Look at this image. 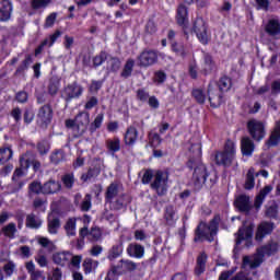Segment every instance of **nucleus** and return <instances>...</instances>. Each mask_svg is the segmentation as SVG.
Listing matches in <instances>:
<instances>
[{"label":"nucleus","instance_id":"obj_1","mask_svg":"<svg viewBox=\"0 0 280 280\" xmlns=\"http://www.w3.org/2000/svg\"><path fill=\"white\" fill-rule=\"evenodd\" d=\"M186 167L190 171L194 170L191 180L195 191H200L205 185L211 188L218 184V172L210 171L205 163L190 158L186 163Z\"/></svg>","mask_w":280,"mask_h":280},{"label":"nucleus","instance_id":"obj_2","mask_svg":"<svg viewBox=\"0 0 280 280\" xmlns=\"http://www.w3.org/2000/svg\"><path fill=\"white\" fill-rule=\"evenodd\" d=\"M220 222H222V217L220 214H214L209 223L201 221L195 229L194 242H213L218 231H220Z\"/></svg>","mask_w":280,"mask_h":280},{"label":"nucleus","instance_id":"obj_3","mask_svg":"<svg viewBox=\"0 0 280 280\" xmlns=\"http://www.w3.org/2000/svg\"><path fill=\"white\" fill-rule=\"evenodd\" d=\"M191 34L197 36V40L201 45H209V24L201 16H197L192 21Z\"/></svg>","mask_w":280,"mask_h":280},{"label":"nucleus","instance_id":"obj_4","mask_svg":"<svg viewBox=\"0 0 280 280\" xmlns=\"http://www.w3.org/2000/svg\"><path fill=\"white\" fill-rule=\"evenodd\" d=\"M247 132L253 141L259 143L266 139V124L257 119H250L246 125Z\"/></svg>","mask_w":280,"mask_h":280},{"label":"nucleus","instance_id":"obj_5","mask_svg":"<svg viewBox=\"0 0 280 280\" xmlns=\"http://www.w3.org/2000/svg\"><path fill=\"white\" fill-rule=\"evenodd\" d=\"M170 180V173L167 171L158 170L154 174V180L151 183V189L156 191L159 196L167 192V182Z\"/></svg>","mask_w":280,"mask_h":280},{"label":"nucleus","instance_id":"obj_6","mask_svg":"<svg viewBox=\"0 0 280 280\" xmlns=\"http://www.w3.org/2000/svg\"><path fill=\"white\" fill-rule=\"evenodd\" d=\"M84 93V86H82L78 81H74L63 88L61 92V97L67 104L73 102V100H80Z\"/></svg>","mask_w":280,"mask_h":280},{"label":"nucleus","instance_id":"obj_7","mask_svg":"<svg viewBox=\"0 0 280 280\" xmlns=\"http://www.w3.org/2000/svg\"><path fill=\"white\" fill-rule=\"evenodd\" d=\"M175 21L182 27L185 36H189V8L185 3H179L176 10Z\"/></svg>","mask_w":280,"mask_h":280},{"label":"nucleus","instance_id":"obj_8","mask_svg":"<svg viewBox=\"0 0 280 280\" xmlns=\"http://www.w3.org/2000/svg\"><path fill=\"white\" fill-rule=\"evenodd\" d=\"M51 121H54V107L47 103L38 108L37 124L40 128H49Z\"/></svg>","mask_w":280,"mask_h":280},{"label":"nucleus","instance_id":"obj_9","mask_svg":"<svg viewBox=\"0 0 280 280\" xmlns=\"http://www.w3.org/2000/svg\"><path fill=\"white\" fill-rule=\"evenodd\" d=\"M138 67H152V65H156L159 62V51L153 49H144L138 56Z\"/></svg>","mask_w":280,"mask_h":280},{"label":"nucleus","instance_id":"obj_10","mask_svg":"<svg viewBox=\"0 0 280 280\" xmlns=\"http://www.w3.org/2000/svg\"><path fill=\"white\" fill-rule=\"evenodd\" d=\"M275 229H277L275 222L261 221L256 229L255 240L257 242H264V238L268 237V235H272Z\"/></svg>","mask_w":280,"mask_h":280},{"label":"nucleus","instance_id":"obj_11","mask_svg":"<svg viewBox=\"0 0 280 280\" xmlns=\"http://www.w3.org/2000/svg\"><path fill=\"white\" fill-rule=\"evenodd\" d=\"M202 58H203V62L201 65V69L199 73H201V75H205V78H207V75H211L212 73H215V71H218V65L213 59V55H211L210 52H203Z\"/></svg>","mask_w":280,"mask_h":280},{"label":"nucleus","instance_id":"obj_12","mask_svg":"<svg viewBox=\"0 0 280 280\" xmlns=\"http://www.w3.org/2000/svg\"><path fill=\"white\" fill-rule=\"evenodd\" d=\"M89 124V113L81 112L77 115V124L72 129V137L74 139H80L84 132H86V128L84 126Z\"/></svg>","mask_w":280,"mask_h":280},{"label":"nucleus","instance_id":"obj_13","mask_svg":"<svg viewBox=\"0 0 280 280\" xmlns=\"http://www.w3.org/2000/svg\"><path fill=\"white\" fill-rule=\"evenodd\" d=\"M244 241L246 242L247 248L253 246V226H243L238 229L235 245L240 246Z\"/></svg>","mask_w":280,"mask_h":280},{"label":"nucleus","instance_id":"obj_14","mask_svg":"<svg viewBox=\"0 0 280 280\" xmlns=\"http://www.w3.org/2000/svg\"><path fill=\"white\" fill-rule=\"evenodd\" d=\"M208 100L211 108H220L224 102V93L220 90L213 89L211 85L208 86Z\"/></svg>","mask_w":280,"mask_h":280},{"label":"nucleus","instance_id":"obj_15","mask_svg":"<svg viewBox=\"0 0 280 280\" xmlns=\"http://www.w3.org/2000/svg\"><path fill=\"white\" fill-rule=\"evenodd\" d=\"M234 207L240 213H250L253 211V205L250 203V197L248 195H240L234 200Z\"/></svg>","mask_w":280,"mask_h":280},{"label":"nucleus","instance_id":"obj_16","mask_svg":"<svg viewBox=\"0 0 280 280\" xmlns=\"http://www.w3.org/2000/svg\"><path fill=\"white\" fill-rule=\"evenodd\" d=\"M207 261H209V256L206 252H201L196 259V265L194 268L195 277H202L207 272Z\"/></svg>","mask_w":280,"mask_h":280},{"label":"nucleus","instance_id":"obj_17","mask_svg":"<svg viewBox=\"0 0 280 280\" xmlns=\"http://www.w3.org/2000/svg\"><path fill=\"white\" fill-rule=\"evenodd\" d=\"M62 226V223L60 221V217L57 213H49L47 217V231L50 235H58V231H60V228Z\"/></svg>","mask_w":280,"mask_h":280},{"label":"nucleus","instance_id":"obj_18","mask_svg":"<svg viewBox=\"0 0 280 280\" xmlns=\"http://www.w3.org/2000/svg\"><path fill=\"white\" fill-rule=\"evenodd\" d=\"M233 155L224 151H215L214 153V163L219 167H231L233 165Z\"/></svg>","mask_w":280,"mask_h":280},{"label":"nucleus","instance_id":"obj_19","mask_svg":"<svg viewBox=\"0 0 280 280\" xmlns=\"http://www.w3.org/2000/svg\"><path fill=\"white\" fill-rule=\"evenodd\" d=\"M118 275L124 276L127 272H135L137 270V262L129 259H120L117 265H115Z\"/></svg>","mask_w":280,"mask_h":280},{"label":"nucleus","instance_id":"obj_20","mask_svg":"<svg viewBox=\"0 0 280 280\" xmlns=\"http://www.w3.org/2000/svg\"><path fill=\"white\" fill-rule=\"evenodd\" d=\"M279 252V243L275 241H269L267 244L262 245L260 248L257 249L258 255L261 257H272L276 253Z\"/></svg>","mask_w":280,"mask_h":280},{"label":"nucleus","instance_id":"obj_21","mask_svg":"<svg viewBox=\"0 0 280 280\" xmlns=\"http://www.w3.org/2000/svg\"><path fill=\"white\" fill-rule=\"evenodd\" d=\"M139 141V130L135 126H129L126 129L124 135V143L125 145L132 147L135 143Z\"/></svg>","mask_w":280,"mask_h":280},{"label":"nucleus","instance_id":"obj_22","mask_svg":"<svg viewBox=\"0 0 280 280\" xmlns=\"http://www.w3.org/2000/svg\"><path fill=\"white\" fill-rule=\"evenodd\" d=\"M166 226H176V222H178V214H176V208L172 205H168L164 209L163 215Z\"/></svg>","mask_w":280,"mask_h":280},{"label":"nucleus","instance_id":"obj_23","mask_svg":"<svg viewBox=\"0 0 280 280\" xmlns=\"http://www.w3.org/2000/svg\"><path fill=\"white\" fill-rule=\"evenodd\" d=\"M62 189V184L59 180L50 179L43 185V194L45 196H51L54 194H58Z\"/></svg>","mask_w":280,"mask_h":280},{"label":"nucleus","instance_id":"obj_24","mask_svg":"<svg viewBox=\"0 0 280 280\" xmlns=\"http://www.w3.org/2000/svg\"><path fill=\"white\" fill-rule=\"evenodd\" d=\"M241 151L243 156H253L255 152V142L250 137H243L241 140Z\"/></svg>","mask_w":280,"mask_h":280},{"label":"nucleus","instance_id":"obj_25","mask_svg":"<svg viewBox=\"0 0 280 280\" xmlns=\"http://www.w3.org/2000/svg\"><path fill=\"white\" fill-rule=\"evenodd\" d=\"M127 255L129 257H135V259H143L145 247L141 244H129L127 247Z\"/></svg>","mask_w":280,"mask_h":280},{"label":"nucleus","instance_id":"obj_26","mask_svg":"<svg viewBox=\"0 0 280 280\" xmlns=\"http://www.w3.org/2000/svg\"><path fill=\"white\" fill-rule=\"evenodd\" d=\"M280 143V122H277L269 138L265 142L267 148H277Z\"/></svg>","mask_w":280,"mask_h":280},{"label":"nucleus","instance_id":"obj_27","mask_svg":"<svg viewBox=\"0 0 280 280\" xmlns=\"http://www.w3.org/2000/svg\"><path fill=\"white\" fill-rule=\"evenodd\" d=\"M12 16V1L0 0V21H10Z\"/></svg>","mask_w":280,"mask_h":280},{"label":"nucleus","instance_id":"obj_28","mask_svg":"<svg viewBox=\"0 0 280 280\" xmlns=\"http://www.w3.org/2000/svg\"><path fill=\"white\" fill-rule=\"evenodd\" d=\"M124 255V242L119 241L107 253L108 261H115V259H119Z\"/></svg>","mask_w":280,"mask_h":280},{"label":"nucleus","instance_id":"obj_29","mask_svg":"<svg viewBox=\"0 0 280 280\" xmlns=\"http://www.w3.org/2000/svg\"><path fill=\"white\" fill-rule=\"evenodd\" d=\"M217 86L220 93H229V91L233 89V79L224 74L217 81Z\"/></svg>","mask_w":280,"mask_h":280},{"label":"nucleus","instance_id":"obj_30","mask_svg":"<svg viewBox=\"0 0 280 280\" xmlns=\"http://www.w3.org/2000/svg\"><path fill=\"white\" fill-rule=\"evenodd\" d=\"M132 71H135V59L129 58L126 60L122 67L120 78H122V80H128V78H132Z\"/></svg>","mask_w":280,"mask_h":280},{"label":"nucleus","instance_id":"obj_31","mask_svg":"<svg viewBox=\"0 0 280 280\" xmlns=\"http://www.w3.org/2000/svg\"><path fill=\"white\" fill-rule=\"evenodd\" d=\"M106 149L110 154H117L121 150V139L114 137L113 139L106 140Z\"/></svg>","mask_w":280,"mask_h":280},{"label":"nucleus","instance_id":"obj_32","mask_svg":"<svg viewBox=\"0 0 280 280\" xmlns=\"http://www.w3.org/2000/svg\"><path fill=\"white\" fill-rule=\"evenodd\" d=\"M100 174H102V168H100V166H92L86 173H83L80 178L82 183H89V180L97 178Z\"/></svg>","mask_w":280,"mask_h":280},{"label":"nucleus","instance_id":"obj_33","mask_svg":"<svg viewBox=\"0 0 280 280\" xmlns=\"http://www.w3.org/2000/svg\"><path fill=\"white\" fill-rule=\"evenodd\" d=\"M171 51L179 58H187V49L183 43L171 42Z\"/></svg>","mask_w":280,"mask_h":280},{"label":"nucleus","instance_id":"obj_34","mask_svg":"<svg viewBox=\"0 0 280 280\" xmlns=\"http://www.w3.org/2000/svg\"><path fill=\"white\" fill-rule=\"evenodd\" d=\"M265 32L269 36H279L280 34V24L277 20H269L267 25L265 26Z\"/></svg>","mask_w":280,"mask_h":280},{"label":"nucleus","instance_id":"obj_35","mask_svg":"<svg viewBox=\"0 0 280 280\" xmlns=\"http://www.w3.org/2000/svg\"><path fill=\"white\" fill-rule=\"evenodd\" d=\"M32 62H34L32 55H26L24 60L16 68L14 75H24L25 71H27V69H30V65H32Z\"/></svg>","mask_w":280,"mask_h":280},{"label":"nucleus","instance_id":"obj_36","mask_svg":"<svg viewBox=\"0 0 280 280\" xmlns=\"http://www.w3.org/2000/svg\"><path fill=\"white\" fill-rule=\"evenodd\" d=\"M118 194H119V184L117 183L109 184L105 192V201L113 202V199L116 198Z\"/></svg>","mask_w":280,"mask_h":280},{"label":"nucleus","instance_id":"obj_37","mask_svg":"<svg viewBox=\"0 0 280 280\" xmlns=\"http://www.w3.org/2000/svg\"><path fill=\"white\" fill-rule=\"evenodd\" d=\"M107 65V71H109V73H118L119 69H121V59L110 56Z\"/></svg>","mask_w":280,"mask_h":280},{"label":"nucleus","instance_id":"obj_38","mask_svg":"<svg viewBox=\"0 0 280 280\" xmlns=\"http://www.w3.org/2000/svg\"><path fill=\"white\" fill-rule=\"evenodd\" d=\"M265 217L269 220H279V205L277 202L271 203L266 208Z\"/></svg>","mask_w":280,"mask_h":280},{"label":"nucleus","instance_id":"obj_39","mask_svg":"<svg viewBox=\"0 0 280 280\" xmlns=\"http://www.w3.org/2000/svg\"><path fill=\"white\" fill-rule=\"evenodd\" d=\"M37 152L40 156H45L49 154V150H51V143L47 139H43L36 144Z\"/></svg>","mask_w":280,"mask_h":280},{"label":"nucleus","instance_id":"obj_40","mask_svg":"<svg viewBox=\"0 0 280 280\" xmlns=\"http://www.w3.org/2000/svg\"><path fill=\"white\" fill-rule=\"evenodd\" d=\"M75 226H77L75 218H70L67 220L63 229L68 237H75Z\"/></svg>","mask_w":280,"mask_h":280},{"label":"nucleus","instance_id":"obj_41","mask_svg":"<svg viewBox=\"0 0 280 280\" xmlns=\"http://www.w3.org/2000/svg\"><path fill=\"white\" fill-rule=\"evenodd\" d=\"M244 188L249 190L255 189V168L250 167L247 171Z\"/></svg>","mask_w":280,"mask_h":280},{"label":"nucleus","instance_id":"obj_42","mask_svg":"<svg viewBox=\"0 0 280 280\" xmlns=\"http://www.w3.org/2000/svg\"><path fill=\"white\" fill-rule=\"evenodd\" d=\"M105 60H108V52L102 50L98 55L92 58L93 68L97 69V67H102Z\"/></svg>","mask_w":280,"mask_h":280},{"label":"nucleus","instance_id":"obj_43","mask_svg":"<svg viewBox=\"0 0 280 280\" xmlns=\"http://www.w3.org/2000/svg\"><path fill=\"white\" fill-rule=\"evenodd\" d=\"M14 152L10 147H4L0 149V165H5L10 159H12Z\"/></svg>","mask_w":280,"mask_h":280},{"label":"nucleus","instance_id":"obj_44","mask_svg":"<svg viewBox=\"0 0 280 280\" xmlns=\"http://www.w3.org/2000/svg\"><path fill=\"white\" fill-rule=\"evenodd\" d=\"M26 229H40L43 222L36 219V214L31 213L26 215Z\"/></svg>","mask_w":280,"mask_h":280},{"label":"nucleus","instance_id":"obj_45","mask_svg":"<svg viewBox=\"0 0 280 280\" xmlns=\"http://www.w3.org/2000/svg\"><path fill=\"white\" fill-rule=\"evenodd\" d=\"M2 234L4 237H9V240H14V235H16V223L11 222L2 228Z\"/></svg>","mask_w":280,"mask_h":280},{"label":"nucleus","instance_id":"obj_46","mask_svg":"<svg viewBox=\"0 0 280 280\" xmlns=\"http://www.w3.org/2000/svg\"><path fill=\"white\" fill-rule=\"evenodd\" d=\"M54 0H32L31 8L32 10H45L51 5Z\"/></svg>","mask_w":280,"mask_h":280},{"label":"nucleus","instance_id":"obj_47","mask_svg":"<svg viewBox=\"0 0 280 280\" xmlns=\"http://www.w3.org/2000/svg\"><path fill=\"white\" fill-rule=\"evenodd\" d=\"M128 202L130 201H126V194L119 195L113 203L114 211H121V209H126V207H128Z\"/></svg>","mask_w":280,"mask_h":280},{"label":"nucleus","instance_id":"obj_48","mask_svg":"<svg viewBox=\"0 0 280 280\" xmlns=\"http://www.w3.org/2000/svg\"><path fill=\"white\" fill-rule=\"evenodd\" d=\"M62 161H65V151L62 149L55 150L50 154V163L54 165H59Z\"/></svg>","mask_w":280,"mask_h":280},{"label":"nucleus","instance_id":"obj_49","mask_svg":"<svg viewBox=\"0 0 280 280\" xmlns=\"http://www.w3.org/2000/svg\"><path fill=\"white\" fill-rule=\"evenodd\" d=\"M61 183L66 189H73V185H75V176L73 173H67L61 177Z\"/></svg>","mask_w":280,"mask_h":280},{"label":"nucleus","instance_id":"obj_50","mask_svg":"<svg viewBox=\"0 0 280 280\" xmlns=\"http://www.w3.org/2000/svg\"><path fill=\"white\" fill-rule=\"evenodd\" d=\"M58 91H60V81L58 79H50L48 83V95L54 97L58 95Z\"/></svg>","mask_w":280,"mask_h":280},{"label":"nucleus","instance_id":"obj_51","mask_svg":"<svg viewBox=\"0 0 280 280\" xmlns=\"http://www.w3.org/2000/svg\"><path fill=\"white\" fill-rule=\"evenodd\" d=\"M102 124H104V114H98L94 121L90 125V132H95L102 128Z\"/></svg>","mask_w":280,"mask_h":280},{"label":"nucleus","instance_id":"obj_52","mask_svg":"<svg viewBox=\"0 0 280 280\" xmlns=\"http://www.w3.org/2000/svg\"><path fill=\"white\" fill-rule=\"evenodd\" d=\"M144 32L150 36H154V34L159 32V26L156 25V22H154V20H148L144 26Z\"/></svg>","mask_w":280,"mask_h":280},{"label":"nucleus","instance_id":"obj_53","mask_svg":"<svg viewBox=\"0 0 280 280\" xmlns=\"http://www.w3.org/2000/svg\"><path fill=\"white\" fill-rule=\"evenodd\" d=\"M191 95L196 100L197 104H205V102H207V95L201 89L192 90Z\"/></svg>","mask_w":280,"mask_h":280},{"label":"nucleus","instance_id":"obj_54","mask_svg":"<svg viewBox=\"0 0 280 280\" xmlns=\"http://www.w3.org/2000/svg\"><path fill=\"white\" fill-rule=\"evenodd\" d=\"M223 152H225V154H230V156L235 159V142H233V140L231 139H228L225 141Z\"/></svg>","mask_w":280,"mask_h":280},{"label":"nucleus","instance_id":"obj_55","mask_svg":"<svg viewBox=\"0 0 280 280\" xmlns=\"http://www.w3.org/2000/svg\"><path fill=\"white\" fill-rule=\"evenodd\" d=\"M16 270V265L14 261L9 260L7 264L3 266V272L7 278H10L14 275V271Z\"/></svg>","mask_w":280,"mask_h":280},{"label":"nucleus","instance_id":"obj_56","mask_svg":"<svg viewBox=\"0 0 280 280\" xmlns=\"http://www.w3.org/2000/svg\"><path fill=\"white\" fill-rule=\"evenodd\" d=\"M89 240L90 242H100L102 240V230L100 228H91Z\"/></svg>","mask_w":280,"mask_h":280},{"label":"nucleus","instance_id":"obj_57","mask_svg":"<svg viewBox=\"0 0 280 280\" xmlns=\"http://www.w3.org/2000/svg\"><path fill=\"white\" fill-rule=\"evenodd\" d=\"M34 109L33 108H25L23 113V120L26 126H30L34 121Z\"/></svg>","mask_w":280,"mask_h":280},{"label":"nucleus","instance_id":"obj_58","mask_svg":"<svg viewBox=\"0 0 280 280\" xmlns=\"http://www.w3.org/2000/svg\"><path fill=\"white\" fill-rule=\"evenodd\" d=\"M28 191H31V194H36L37 196L39 194H43V184H40V182H32L28 185Z\"/></svg>","mask_w":280,"mask_h":280},{"label":"nucleus","instance_id":"obj_59","mask_svg":"<svg viewBox=\"0 0 280 280\" xmlns=\"http://www.w3.org/2000/svg\"><path fill=\"white\" fill-rule=\"evenodd\" d=\"M118 277H121V275H119V271L117 270V268L115 267V265H110L109 270L107 271V275L105 277V280H117Z\"/></svg>","mask_w":280,"mask_h":280},{"label":"nucleus","instance_id":"obj_60","mask_svg":"<svg viewBox=\"0 0 280 280\" xmlns=\"http://www.w3.org/2000/svg\"><path fill=\"white\" fill-rule=\"evenodd\" d=\"M30 100V94L26 91H19L15 94V101L19 104H27V101Z\"/></svg>","mask_w":280,"mask_h":280},{"label":"nucleus","instance_id":"obj_61","mask_svg":"<svg viewBox=\"0 0 280 280\" xmlns=\"http://www.w3.org/2000/svg\"><path fill=\"white\" fill-rule=\"evenodd\" d=\"M136 97L139 102H148L150 100V92L145 91V89H138Z\"/></svg>","mask_w":280,"mask_h":280},{"label":"nucleus","instance_id":"obj_62","mask_svg":"<svg viewBox=\"0 0 280 280\" xmlns=\"http://www.w3.org/2000/svg\"><path fill=\"white\" fill-rule=\"evenodd\" d=\"M20 167L22 170H25V172H27V170L32 167V160H30L27 154H23L22 156H20Z\"/></svg>","mask_w":280,"mask_h":280},{"label":"nucleus","instance_id":"obj_63","mask_svg":"<svg viewBox=\"0 0 280 280\" xmlns=\"http://www.w3.org/2000/svg\"><path fill=\"white\" fill-rule=\"evenodd\" d=\"M167 80V73L163 70H158L154 72V82L158 84H163Z\"/></svg>","mask_w":280,"mask_h":280},{"label":"nucleus","instance_id":"obj_64","mask_svg":"<svg viewBox=\"0 0 280 280\" xmlns=\"http://www.w3.org/2000/svg\"><path fill=\"white\" fill-rule=\"evenodd\" d=\"M11 117L14 119L16 124H21L23 112L21 110V107H14L11 113Z\"/></svg>","mask_w":280,"mask_h":280}]
</instances>
